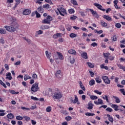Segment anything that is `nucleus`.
Listing matches in <instances>:
<instances>
[{
	"mask_svg": "<svg viewBox=\"0 0 125 125\" xmlns=\"http://www.w3.org/2000/svg\"><path fill=\"white\" fill-rule=\"evenodd\" d=\"M7 20L9 21H11L10 26L5 25L4 28L6 29V31L9 32L10 33H14L17 30H19V24L17 23L16 19L14 17L11 16H8L7 17Z\"/></svg>",
	"mask_w": 125,
	"mask_h": 125,
	"instance_id": "nucleus-1",
	"label": "nucleus"
},
{
	"mask_svg": "<svg viewBox=\"0 0 125 125\" xmlns=\"http://www.w3.org/2000/svg\"><path fill=\"white\" fill-rule=\"evenodd\" d=\"M51 96H52L54 100L61 99L63 97L62 93L57 88H55L52 90Z\"/></svg>",
	"mask_w": 125,
	"mask_h": 125,
	"instance_id": "nucleus-2",
	"label": "nucleus"
},
{
	"mask_svg": "<svg viewBox=\"0 0 125 125\" xmlns=\"http://www.w3.org/2000/svg\"><path fill=\"white\" fill-rule=\"evenodd\" d=\"M40 88H39V83H35L33 84L31 88V91L33 92H37L39 90Z\"/></svg>",
	"mask_w": 125,
	"mask_h": 125,
	"instance_id": "nucleus-3",
	"label": "nucleus"
},
{
	"mask_svg": "<svg viewBox=\"0 0 125 125\" xmlns=\"http://www.w3.org/2000/svg\"><path fill=\"white\" fill-rule=\"evenodd\" d=\"M58 10L60 14L62 16H65V15H67V12L66 11V10H65V9H64L62 7L58 8Z\"/></svg>",
	"mask_w": 125,
	"mask_h": 125,
	"instance_id": "nucleus-4",
	"label": "nucleus"
},
{
	"mask_svg": "<svg viewBox=\"0 0 125 125\" xmlns=\"http://www.w3.org/2000/svg\"><path fill=\"white\" fill-rule=\"evenodd\" d=\"M86 11H90L93 16H94V17H96V18H98L99 17V16L98 15V14H97V12L96 11H94L93 9H86Z\"/></svg>",
	"mask_w": 125,
	"mask_h": 125,
	"instance_id": "nucleus-5",
	"label": "nucleus"
},
{
	"mask_svg": "<svg viewBox=\"0 0 125 125\" xmlns=\"http://www.w3.org/2000/svg\"><path fill=\"white\" fill-rule=\"evenodd\" d=\"M102 79L104 83L106 84H110L111 83V80L109 79L107 76H104L102 77Z\"/></svg>",
	"mask_w": 125,
	"mask_h": 125,
	"instance_id": "nucleus-6",
	"label": "nucleus"
},
{
	"mask_svg": "<svg viewBox=\"0 0 125 125\" xmlns=\"http://www.w3.org/2000/svg\"><path fill=\"white\" fill-rule=\"evenodd\" d=\"M74 97L75 99H74V100H72L71 101L72 103H73V104H77V105H80V104H81V103L80 102V101H79V98H78V96L75 95H74Z\"/></svg>",
	"mask_w": 125,
	"mask_h": 125,
	"instance_id": "nucleus-7",
	"label": "nucleus"
},
{
	"mask_svg": "<svg viewBox=\"0 0 125 125\" xmlns=\"http://www.w3.org/2000/svg\"><path fill=\"white\" fill-rule=\"evenodd\" d=\"M94 5L95 6H96V7H97V8L98 9H100V10H102V11H106V9H103V7H102V5H100V4L99 3H95L94 4Z\"/></svg>",
	"mask_w": 125,
	"mask_h": 125,
	"instance_id": "nucleus-8",
	"label": "nucleus"
},
{
	"mask_svg": "<svg viewBox=\"0 0 125 125\" xmlns=\"http://www.w3.org/2000/svg\"><path fill=\"white\" fill-rule=\"evenodd\" d=\"M55 76L56 78H58V79H60L62 78V74H61V70H59L57 71L55 73Z\"/></svg>",
	"mask_w": 125,
	"mask_h": 125,
	"instance_id": "nucleus-9",
	"label": "nucleus"
},
{
	"mask_svg": "<svg viewBox=\"0 0 125 125\" xmlns=\"http://www.w3.org/2000/svg\"><path fill=\"white\" fill-rule=\"evenodd\" d=\"M94 104L96 105H103L104 104L103 103V100L101 99H98V101H95Z\"/></svg>",
	"mask_w": 125,
	"mask_h": 125,
	"instance_id": "nucleus-10",
	"label": "nucleus"
},
{
	"mask_svg": "<svg viewBox=\"0 0 125 125\" xmlns=\"http://www.w3.org/2000/svg\"><path fill=\"white\" fill-rule=\"evenodd\" d=\"M31 10L29 9H26L23 10L22 14L23 15H29V14H31Z\"/></svg>",
	"mask_w": 125,
	"mask_h": 125,
	"instance_id": "nucleus-11",
	"label": "nucleus"
},
{
	"mask_svg": "<svg viewBox=\"0 0 125 125\" xmlns=\"http://www.w3.org/2000/svg\"><path fill=\"white\" fill-rule=\"evenodd\" d=\"M118 2H119V0H114L113 1L114 6L117 9H121V7L118 6Z\"/></svg>",
	"mask_w": 125,
	"mask_h": 125,
	"instance_id": "nucleus-12",
	"label": "nucleus"
},
{
	"mask_svg": "<svg viewBox=\"0 0 125 125\" xmlns=\"http://www.w3.org/2000/svg\"><path fill=\"white\" fill-rule=\"evenodd\" d=\"M6 80H9V81H11L12 79V77L11 76V73L10 72H8L6 74Z\"/></svg>",
	"mask_w": 125,
	"mask_h": 125,
	"instance_id": "nucleus-13",
	"label": "nucleus"
},
{
	"mask_svg": "<svg viewBox=\"0 0 125 125\" xmlns=\"http://www.w3.org/2000/svg\"><path fill=\"white\" fill-rule=\"evenodd\" d=\"M100 24L102 27H108V24L103 20L101 21Z\"/></svg>",
	"mask_w": 125,
	"mask_h": 125,
	"instance_id": "nucleus-14",
	"label": "nucleus"
},
{
	"mask_svg": "<svg viewBox=\"0 0 125 125\" xmlns=\"http://www.w3.org/2000/svg\"><path fill=\"white\" fill-rule=\"evenodd\" d=\"M103 17L104 19H106L107 21H112V18L108 15H104Z\"/></svg>",
	"mask_w": 125,
	"mask_h": 125,
	"instance_id": "nucleus-15",
	"label": "nucleus"
},
{
	"mask_svg": "<svg viewBox=\"0 0 125 125\" xmlns=\"http://www.w3.org/2000/svg\"><path fill=\"white\" fill-rule=\"evenodd\" d=\"M68 53L70 54H72L73 55H77V52L74 49L68 50Z\"/></svg>",
	"mask_w": 125,
	"mask_h": 125,
	"instance_id": "nucleus-16",
	"label": "nucleus"
},
{
	"mask_svg": "<svg viewBox=\"0 0 125 125\" xmlns=\"http://www.w3.org/2000/svg\"><path fill=\"white\" fill-rule=\"evenodd\" d=\"M111 107L113 109H114L115 111H119V106L118 105L112 104Z\"/></svg>",
	"mask_w": 125,
	"mask_h": 125,
	"instance_id": "nucleus-17",
	"label": "nucleus"
},
{
	"mask_svg": "<svg viewBox=\"0 0 125 125\" xmlns=\"http://www.w3.org/2000/svg\"><path fill=\"white\" fill-rule=\"evenodd\" d=\"M93 108V104H92L91 102H90L88 104L87 109H88V110H91Z\"/></svg>",
	"mask_w": 125,
	"mask_h": 125,
	"instance_id": "nucleus-18",
	"label": "nucleus"
},
{
	"mask_svg": "<svg viewBox=\"0 0 125 125\" xmlns=\"http://www.w3.org/2000/svg\"><path fill=\"white\" fill-rule=\"evenodd\" d=\"M57 53V54L58 55V57L60 60H63V59H64V57H63V55H62V53H61L59 52H58Z\"/></svg>",
	"mask_w": 125,
	"mask_h": 125,
	"instance_id": "nucleus-19",
	"label": "nucleus"
},
{
	"mask_svg": "<svg viewBox=\"0 0 125 125\" xmlns=\"http://www.w3.org/2000/svg\"><path fill=\"white\" fill-rule=\"evenodd\" d=\"M81 56L84 59H87V53L86 52L82 53L81 54Z\"/></svg>",
	"mask_w": 125,
	"mask_h": 125,
	"instance_id": "nucleus-20",
	"label": "nucleus"
},
{
	"mask_svg": "<svg viewBox=\"0 0 125 125\" xmlns=\"http://www.w3.org/2000/svg\"><path fill=\"white\" fill-rule=\"evenodd\" d=\"M107 117L108 118V121H109V122H111V123H114V119L112 116H111V115L107 114Z\"/></svg>",
	"mask_w": 125,
	"mask_h": 125,
	"instance_id": "nucleus-21",
	"label": "nucleus"
},
{
	"mask_svg": "<svg viewBox=\"0 0 125 125\" xmlns=\"http://www.w3.org/2000/svg\"><path fill=\"white\" fill-rule=\"evenodd\" d=\"M23 78L24 81H27V80H31V79H32V77L31 76H28L27 74H25Z\"/></svg>",
	"mask_w": 125,
	"mask_h": 125,
	"instance_id": "nucleus-22",
	"label": "nucleus"
},
{
	"mask_svg": "<svg viewBox=\"0 0 125 125\" xmlns=\"http://www.w3.org/2000/svg\"><path fill=\"white\" fill-rule=\"evenodd\" d=\"M113 98L115 99V102L117 103H121V100H120V99L118 97L113 96Z\"/></svg>",
	"mask_w": 125,
	"mask_h": 125,
	"instance_id": "nucleus-23",
	"label": "nucleus"
},
{
	"mask_svg": "<svg viewBox=\"0 0 125 125\" xmlns=\"http://www.w3.org/2000/svg\"><path fill=\"white\" fill-rule=\"evenodd\" d=\"M5 110L3 109H0V116L3 117L5 115Z\"/></svg>",
	"mask_w": 125,
	"mask_h": 125,
	"instance_id": "nucleus-24",
	"label": "nucleus"
},
{
	"mask_svg": "<svg viewBox=\"0 0 125 125\" xmlns=\"http://www.w3.org/2000/svg\"><path fill=\"white\" fill-rule=\"evenodd\" d=\"M37 10H38V12H40V13H43V12H44L43 8H42V6L38 7Z\"/></svg>",
	"mask_w": 125,
	"mask_h": 125,
	"instance_id": "nucleus-25",
	"label": "nucleus"
},
{
	"mask_svg": "<svg viewBox=\"0 0 125 125\" xmlns=\"http://www.w3.org/2000/svg\"><path fill=\"white\" fill-rule=\"evenodd\" d=\"M0 34L5 35V34H6V31H5V29H3V28H0Z\"/></svg>",
	"mask_w": 125,
	"mask_h": 125,
	"instance_id": "nucleus-26",
	"label": "nucleus"
},
{
	"mask_svg": "<svg viewBox=\"0 0 125 125\" xmlns=\"http://www.w3.org/2000/svg\"><path fill=\"white\" fill-rule=\"evenodd\" d=\"M9 92L10 93H11V94H18L19 93V92H15V90H9Z\"/></svg>",
	"mask_w": 125,
	"mask_h": 125,
	"instance_id": "nucleus-27",
	"label": "nucleus"
},
{
	"mask_svg": "<svg viewBox=\"0 0 125 125\" xmlns=\"http://www.w3.org/2000/svg\"><path fill=\"white\" fill-rule=\"evenodd\" d=\"M90 98L92 100H96V99H98V97L97 96H94V95H91L90 96Z\"/></svg>",
	"mask_w": 125,
	"mask_h": 125,
	"instance_id": "nucleus-28",
	"label": "nucleus"
},
{
	"mask_svg": "<svg viewBox=\"0 0 125 125\" xmlns=\"http://www.w3.org/2000/svg\"><path fill=\"white\" fill-rule=\"evenodd\" d=\"M42 23L43 24H49L50 22L48 21L47 19L46 18L42 21Z\"/></svg>",
	"mask_w": 125,
	"mask_h": 125,
	"instance_id": "nucleus-29",
	"label": "nucleus"
},
{
	"mask_svg": "<svg viewBox=\"0 0 125 125\" xmlns=\"http://www.w3.org/2000/svg\"><path fill=\"white\" fill-rule=\"evenodd\" d=\"M45 54H46V56L47 58L48 59H50V57L51 56V54H48V51H46Z\"/></svg>",
	"mask_w": 125,
	"mask_h": 125,
	"instance_id": "nucleus-30",
	"label": "nucleus"
},
{
	"mask_svg": "<svg viewBox=\"0 0 125 125\" xmlns=\"http://www.w3.org/2000/svg\"><path fill=\"white\" fill-rule=\"evenodd\" d=\"M87 65L90 68H94V63H92L91 62H87Z\"/></svg>",
	"mask_w": 125,
	"mask_h": 125,
	"instance_id": "nucleus-31",
	"label": "nucleus"
},
{
	"mask_svg": "<svg viewBox=\"0 0 125 125\" xmlns=\"http://www.w3.org/2000/svg\"><path fill=\"white\" fill-rule=\"evenodd\" d=\"M14 117V115L12 114V113H10V114H8L7 115V118L8 119H13V118Z\"/></svg>",
	"mask_w": 125,
	"mask_h": 125,
	"instance_id": "nucleus-32",
	"label": "nucleus"
},
{
	"mask_svg": "<svg viewBox=\"0 0 125 125\" xmlns=\"http://www.w3.org/2000/svg\"><path fill=\"white\" fill-rule=\"evenodd\" d=\"M61 114H62L63 115H64V116H67L68 115V113L66 110H61Z\"/></svg>",
	"mask_w": 125,
	"mask_h": 125,
	"instance_id": "nucleus-33",
	"label": "nucleus"
},
{
	"mask_svg": "<svg viewBox=\"0 0 125 125\" xmlns=\"http://www.w3.org/2000/svg\"><path fill=\"white\" fill-rule=\"evenodd\" d=\"M80 87L81 88H82V89H83V90L85 91V88L84 87V86L83 85V83H82V82H80Z\"/></svg>",
	"mask_w": 125,
	"mask_h": 125,
	"instance_id": "nucleus-34",
	"label": "nucleus"
},
{
	"mask_svg": "<svg viewBox=\"0 0 125 125\" xmlns=\"http://www.w3.org/2000/svg\"><path fill=\"white\" fill-rule=\"evenodd\" d=\"M103 99H104V100H106V102L109 103V99H108V96L107 95H105L104 97H103Z\"/></svg>",
	"mask_w": 125,
	"mask_h": 125,
	"instance_id": "nucleus-35",
	"label": "nucleus"
},
{
	"mask_svg": "<svg viewBox=\"0 0 125 125\" xmlns=\"http://www.w3.org/2000/svg\"><path fill=\"white\" fill-rule=\"evenodd\" d=\"M0 43H1L2 44H4L5 43V41H4V39H3V38L1 37L0 39Z\"/></svg>",
	"mask_w": 125,
	"mask_h": 125,
	"instance_id": "nucleus-36",
	"label": "nucleus"
},
{
	"mask_svg": "<svg viewBox=\"0 0 125 125\" xmlns=\"http://www.w3.org/2000/svg\"><path fill=\"white\" fill-rule=\"evenodd\" d=\"M42 29L43 30H47V29H49V26L47 25H45L42 26Z\"/></svg>",
	"mask_w": 125,
	"mask_h": 125,
	"instance_id": "nucleus-37",
	"label": "nucleus"
},
{
	"mask_svg": "<svg viewBox=\"0 0 125 125\" xmlns=\"http://www.w3.org/2000/svg\"><path fill=\"white\" fill-rule=\"evenodd\" d=\"M95 81H96V83H100L102 82L101 79L99 78H96L95 79Z\"/></svg>",
	"mask_w": 125,
	"mask_h": 125,
	"instance_id": "nucleus-38",
	"label": "nucleus"
},
{
	"mask_svg": "<svg viewBox=\"0 0 125 125\" xmlns=\"http://www.w3.org/2000/svg\"><path fill=\"white\" fill-rule=\"evenodd\" d=\"M85 116H95L94 113H91L89 112H87L85 114Z\"/></svg>",
	"mask_w": 125,
	"mask_h": 125,
	"instance_id": "nucleus-39",
	"label": "nucleus"
},
{
	"mask_svg": "<svg viewBox=\"0 0 125 125\" xmlns=\"http://www.w3.org/2000/svg\"><path fill=\"white\" fill-rule=\"evenodd\" d=\"M70 38H76L77 37V34H74V33H71L69 35Z\"/></svg>",
	"mask_w": 125,
	"mask_h": 125,
	"instance_id": "nucleus-40",
	"label": "nucleus"
},
{
	"mask_svg": "<svg viewBox=\"0 0 125 125\" xmlns=\"http://www.w3.org/2000/svg\"><path fill=\"white\" fill-rule=\"evenodd\" d=\"M51 106H48L46 108V112H47L48 113H49V112H51Z\"/></svg>",
	"mask_w": 125,
	"mask_h": 125,
	"instance_id": "nucleus-41",
	"label": "nucleus"
},
{
	"mask_svg": "<svg viewBox=\"0 0 125 125\" xmlns=\"http://www.w3.org/2000/svg\"><path fill=\"white\" fill-rule=\"evenodd\" d=\"M95 83L94 80H92L89 82V85H93Z\"/></svg>",
	"mask_w": 125,
	"mask_h": 125,
	"instance_id": "nucleus-42",
	"label": "nucleus"
},
{
	"mask_svg": "<svg viewBox=\"0 0 125 125\" xmlns=\"http://www.w3.org/2000/svg\"><path fill=\"white\" fill-rule=\"evenodd\" d=\"M16 119L17 120H18V121H22V120H23V117L20 116H17L16 117Z\"/></svg>",
	"mask_w": 125,
	"mask_h": 125,
	"instance_id": "nucleus-43",
	"label": "nucleus"
},
{
	"mask_svg": "<svg viewBox=\"0 0 125 125\" xmlns=\"http://www.w3.org/2000/svg\"><path fill=\"white\" fill-rule=\"evenodd\" d=\"M94 92H95V93H97V94H99V95H101L102 94V92H100L97 90H95L94 91Z\"/></svg>",
	"mask_w": 125,
	"mask_h": 125,
	"instance_id": "nucleus-44",
	"label": "nucleus"
},
{
	"mask_svg": "<svg viewBox=\"0 0 125 125\" xmlns=\"http://www.w3.org/2000/svg\"><path fill=\"white\" fill-rule=\"evenodd\" d=\"M106 111H107V112H109L110 113H112V112H113V109L111 107H107L106 109Z\"/></svg>",
	"mask_w": 125,
	"mask_h": 125,
	"instance_id": "nucleus-45",
	"label": "nucleus"
},
{
	"mask_svg": "<svg viewBox=\"0 0 125 125\" xmlns=\"http://www.w3.org/2000/svg\"><path fill=\"white\" fill-rule=\"evenodd\" d=\"M15 1H16L17 3L15 4V7H17V5H18L21 2V0H15Z\"/></svg>",
	"mask_w": 125,
	"mask_h": 125,
	"instance_id": "nucleus-46",
	"label": "nucleus"
},
{
	"mask_svg": "<svg viewBox=\"0 0 125 125\" xmlns=\"http://www.w3.org/2000/svg\"><path fill=\"white\" fill-rule=\"evenodd\" d=\"M104 55L106 59V58H108L109 56H110V53H104Z\"/></svg>",
	"mask_w": 125,
	"mask_h": 125,
	"instance_id": "nucleus-47",
	"label": "nucleus"
},
{
	"mask_svg": "<svg viewBox=\"0 0 125 125\" xmlns=\"http://www.w3.org/2000/svg\"><path fill=\"white\" fill-rule=\"evenodd\" d=\"M46 19L48 20V21L50 22V21H52V17L50 16H48L46 17Z\"/></svg>",
	"mask_w": 125,
	"mask_h": 125,
	"instance_id": "nucleus-48",
	"label": "nucleus"
},
{
	"mask_svg": "<svg viewBox=\"0 0 125 125\" xmlns=\"http://www.w3.org/2000/svg\"><path fill=\"white\" fill-rule=\"evenodd\" d=\"M35 14L36 15V17L37 18H41V14H40V13H39V12H38V11H36L35 12Z\"/></svg>",
	"mask_w": 125,
	"mask_h": 125,
	"instance_id": "nucleus-49",
	"label": "nucleus"
},
{
	"mask_svg": "<svg viewBox=\"0 0 125 125\" xmlns=\"http://www.w3.org/2000/svg\"><path fill=\"white\" fill-rule=\"evenodd\" d=\"M72 119V117L71 116H67L65 117V120L67 121V122H69V121H71Z\"/></svg>",
	"mask_w": 125,
	"mask_h": 125,
	"instance_id": "nucleus-50",
	"label": "nucleus"
},
{
	"mask_svg": "<svg viewBox=\"0 0 125 125\" xmlns=\"http://www.w3.org/2000/svg\"><path fill=\"white\" fill-rule=\"evenodd\" d=\"M71 2L74 5H78V2H77L76 0H71Z\"/></svg>",
	"mask_w": 125,
	"mask_h": 125,
	"instance_id": "nucleus-51",
	"label": "nucleus"
},
{
	"mask_svg": "<svg viewBox=\"0 0 125 125\" xmlns=\"http://www.w3.org/2000/svg\"><path fill=\"white\" fill-rule=\"evenodd\" d=\"M32 78L34 80H37V79H38V75L36 74V73H34L32 75Z\"/></svg>",
	"mask_w": 125,
	"mask_h": 125,
	"instance_id": "nucleus-52",
	"label": "nucleus"
},
{
	"mask_svg": "<svg viewBox=\"0 0 125 125\" xmlns=\"http://www.w3.org/2000/svg\"><path fill=\"white\" fill-rule=\"evenodd\" d=\"M115 27H116V28H118L119 29H120V28H121V27H122V25H121V23H117L115 24Z\"/></svg>",
	"mask_w": 125,
	"mask_h": 125,
	"instance_id": "nucleus-53",
	"label": "nucleus"
},
{
	"mask_svg": "<svg viewBox=\"0 0 125 125\" xmlns=\"http://www.w3.org/2000/svg\"><path fill=\"white\" fill-rule=\"evenodd\" d=\"M23 118H24V119H25V120L27 122L30 121V120L31 119V118H30V117H28V116H23Z\"/></svg>",
	"mask_w": 125,
	"mask_h": 125,
	"instance_id": "nucleus-54",
	"label": "nucleus"
},
{
	"mask_svg": "<svg viewBox=\"0 0 125 125\" xmlns=\"http://www.w3.org/2000/svg\"><path fill=\"white\" fill-rule=\"evenodd\" d=\"M31 99H32V100H35V101H39V99L37 97H35L34 96H31Z\"/></svg>",
	"mask_w": 125,
	"mask_h": 125,
	"instance_id": "nucleus-55",
	"label": "nucleus"
},
{
	"mask_svg": "<svg viewBox=\"0 0 125 125\" xmlns=\"http://www.w3.org/2000/svg\"><path fill=\"white\" fill-rule=\"evenodd\" d=\"M115 57L114 56H109L108 59H109V60H110V61H113V60L114 59Z\"/></svg>",
	"mask_w": 125,
	"mask_h": 125,
	"instance_id": "nucleus-56",
	"label": "nucleus"
},
{
	"mask_svg": "<svg viewBox=\"0 0 125 125\" xmlns=\"http://www.w3.org/2000/svg\"><path fill=\"white\" fill-rule=\"evenodd\" d=\"M43 8H49V4H46L43 5Z\"/></svg>",
	"mask_w": 125,
	"mask_h": 125,
	"instance_id": "nucleus-57",
	"label": "nucleus"
},
{
	"mask_svg": "<svg viewBox=\"0 0 125 125\" xmlns=\"http://www.w3.org/2000/svg\"><path fill=\"white\" fill-rule=\"evenodd\" d=\"M117 66L119 68V69H121L122 70H123L124 66L122 65L121 64H118Z\"/></svg>",
	"mask_w": 125,
	"mask_h": 125,
	"instance_id": "nucleus-58",
	"label": "nucleus"
},
{
	"mask_svg": "<svg viewBox=\"0 0 125 125\" xmlns=\"http://www.w3.org/2000/svg\"><path fill=\"white\" fill-rule=\"evenodd\" d=\"M120 91L123 94V95H125V89H121Z\"/></svg>",
	"mask_w": 125,
	"mask_h": 125,
	"instance_id": "nucleus-59",
	"label": "nucleus"
},
{
	"mask_svg": "<svg viewBox=\"0 0 125 125\" xmlns=\"http://www.w3.org/2000/svg\"><path fill=\"white\" fill-rule=\"evenodd\" d=\"M20 64H21V62L19 61L14 63V65H15L16 66H18L19 65H20Z\"/></svg>",
	"mask_w": 125,
	"mask_h": 125,
	"instance_id": "nucleus-60",
	"label": "nucleus"
},
{
	"mask_svg": "<svg viewBox=\"0 0 125 125\" xmlns=\"http://www.w3.org/2000/svg\"><path fill=\"white\" fill-rule=\"evenodd\" d=\"M69 13H75V10L74 9H70L68 10Z\"/></svg>",
	"mask_w": 125,
	"mask_h": 125,
	"instance_id": "nucleus-61",
	"label": "nucleus"
},
{
	"mask_svg": "<svg viewBox=\"0 0 125 125\" xmlns=\"http://www.w3.org/2000/svg\"><path fill=\"white\" fill-rule=\"evenodd\" d=\"M91 46H93V47L95 46H97L98 44L96 42H93L91 44Z\"/></svg>",
	"mask_w": 125,
	"mask_h": 125,
	"instance_id": "nucleus-62",
	"label": "nucleus"
},
{
	"mask_svg": "<svg viewBox=\"0 0 125 125\" xmlns=\"http://www.w3.org/2000/svg\"><path fill=\"white\" fill-rule=\"evenodd\" d=\"M70 63L71 64H74L75 63V59L73 58L71 60H70Z\"/></svg>",
	"mask_w": 125,
	"mask_h": 125,
	"instance_id": "nucleus-63",
	"label": "nucleus"
},
{
	"mask_svg": "<svg viewBox=\"0 0 125 125\" xmlns=\"http://www.w3.org/2000/svg\"><path fill=\"white\" fill-rule=\"evenodd\" d=\"M71 20H75V19H77V17L76 16H73L72 17H70Z\"/></svg>",
	"mask_w": 125,
	"mask_h": 125,
	"instance_id": "nucleus-64",
	"label": "nucleus"
}]
</instances>
